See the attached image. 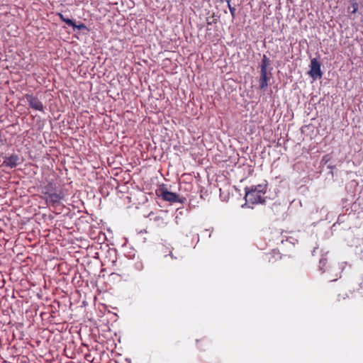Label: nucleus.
<instances>
[{"instance_id": "9b49d317", "label": "nucleus", "mask_w": 363, "mask_h": 363, "mask_svg": "<svg viewBox=\"0 0 363 363\" xmlns=\"http://www.w3.org/2000/svg\"><path fill=\"white\" fill-rule=\"evenodd\" d=\"M270 65V60L264 55L262 57L261 65H260V69H264L267 70V67Z\"/></svg>"}, {"instance_id": "9d476101", "label": "nucleus", "mask_w": 363, "mask_h": 363, "mask_svg": "<svg viewBox=\"0 0 363 363\" xmlns=\"http://www.w3.org/2000/svg\"><path fill=\"white\" fill-rule=\"evenodd\" d=\"M350 6H347V13L350 14L349 17L352 19H354V18L352 16V15L355 14L359 9V4L357 3V0H349Z\"/></svg>"}, {"instance_id": "1a4fd4ad", "label": "nucleus", "mask_w": 363, "mask_h": 363, "mask_svg": "<svg viewBox=\"0 0 363 363\" xmlns=\"http://www.w3.org/2000/svg\"><path fill=\"white\" fill-rule=\"evenodd\" d=\"M19 157L17 155H12L5 158L4 164L9 167H16L19 163Z\"/></svg>"}, {"instance_id": "dca6fc26", "label": "nucleus", "mask_w": 363, "mask_h": 363, "mask_svg": "<svg viewBox=\"0 0 363 363\" xmlns=\"http://www.w3.org/2000/svg\"><path fill=\"white\" fill-rule=\"evenodd\" d=\"M75 28H77L78 30H82L86 28V26L84 23H80L79 25H77Z\"/></svg>"}, {"instance_id": "f257e3e1", "label": "nucleus", "mask_w": 363, "mask_h": 363, "mask_svg": "<svg viewBox=\"0 0 363 363\" xmlns=\"http://www.w3.org/2000/svg\"><path fill=\"white\" fill-rule=\"evenodd\" d=\"M268 183L264 180L263 183L245 188V200L252 204L262 203L264 202V194L267 192Z\"/></svg>"}, {"instance_id": "0eeeda50", "label": "nucleus", "mask_w": 363, "mask_h": 363, "mask_svg": "<svg viewBox=\"0 0 363 363\" xmlns=\"http://www.w3.org/2000/svg\"><path fill=\"white\" fill-rule=\"evenodd\" d=\"M155 225L158 228H163L168 223V216L166 213H162L160 215L156 216L154 218Z\"/></svg>"}, {"instance_id": "f3484780", "label": "nucleus", "mask_w": 363, "mask_h": 363, "mask_svg": "<svg viewBox=\"0 0 363 363\" xmlns=\"http://www.w3.org/2000/svg\"><path fill=\"white\" fill-rule=\"evenodd\" d=\"M221 2L226 1L228 4L229 2H230L231 0H220Z\"/></svg>"}, {"instance_id": "f03ea898", "label": "nucleus", "mask_w": 363, "mask_h": 363, "mask_svg": "<svg viewBox=\"0 0 363 363\" xmlns=\"http://www.w3.org/2000/svg\"><path fill=\"white\" fill-rule=\"evenodd\" d=\"M42 199H45L47 204L50 206H55L59 204L60 201L64 199L65 194L62 191H55L50 192V194H45L41 196Z\"/></svg>"}, {"instance_id": "423d86ee", "label": "nucleus", "mask_w": 363, "mask_h": 363, "mask_svg": "<svg viewBox=\"0 0 363 363\" xmlns=\"http://www.w3.org/2000/svg\"><path fill=\"white\" fill-rule=\"evenodd\" d=\"M161 196L164 201H169L172 203L179 202L182 203L183 201L179 199V195L169 191L167 189H160Z\"/></svg>"}, {"instance_id": "2eb2a0df", "label": "nucleus", "mask_w": 363, "mask_h": 363, "mask_svg": "<svg viewBox=\"0 0 363 363\" xmlns=\"http://www.w3.org/2000/svg\"><path fill=\"white\" fill-rule=\"evenodd\" d=\"M228 7L230 10L232 17L234 18L235 16V9L230 5V2H229V4H228Z\"/></svg>"}, {"instance_id": "7ed1b4c3", "label": "nucleus", "mask_w": 363, "mask_h": 363, "mask_svg": "<svg viewBox=\"0 0 363 363\" xmlns=\"http://www.w3.org/2000/svg\"><path fill=\"white\" fill-rule=\"evenodd\" d=\"M57 177L55 173L50 175V177L46 179L45 182L41 186V193L45 195L50 192L57 190V183L55 182Z\"/></svg>"}, {"instance_id": "f8f14e48", "label": "nucleus", "mask_w": 363, "mask_h": 363, "mask_svg": "<svg viewBox=\"0 0 363 363\" xmlns=\"http://www.w3.org/2000/svg\"><path fill=\"white\" fill-rule=\"evenodd\" d=\"M60 18L68 26H72L74 28L77 26L76 23L71 19L65 18L62 13H58Z\"/></svg>"}, {"instance_id": "ddd939ff", "label": "nucleus", "mask_w": 363, "mask_h": 363, "mask_svg": "<svg viewBox=\"0 0 363 363\" xmlns=\"http://www.w3.org/2000/svg\"><path fill=\"white\" fill-rule=\"evenodd\" d=\"M217 21H218V19L216 18H215V13H213L212 16L206 18L207 26L216 24V23H217Z\"/></svg>"}, {"instance_id": "4468645a", "label": "nucleus", "mask_w": 363, "mask_h": 363, "mask_svg": "<svg viewBox=\"0 0 363 363\" xmlns=\"http://www.w3.org/2000/svg\"><path fill=\"white\" fill-rule=\"evenodd\" d=\"M272 259H281V255L279 252H277L274 250L272 253L269 254V262H271Z\"/></svg>"}, {"instance_id": "39448f33", "label": "nucleus", "mask_w": 363, "mask_h": 363, "mask_svg": "<svg viewBox=\"0 0 363 363\" xmlns=\"http://www.w3.org/2000/svg\"><path fill=\"white\" fill-rule=\"evenodd\" d=\"M320 66V62L316 58L311 60L310 71L308 74L313 79L321 78L323 74Z\"/></svg>"}, {"instance_id": "6e6552de", "label": "nucleus", "mask_w": 363, "mask_h": 363, "mask_svg": "<svg viewBox=\"0 0 363 363\" xmlns=\"http://www.w3.org/2000/svg\"><path fill=\"white\" fill-rule=\"evenodd\" d=\"M269 79L267 70L260 69V76L259 79L260 89L264 90L268 86Z\"/></svg>"}, {"instance_id": "20e7f679", "label": "nucleus", "mask_w": 363, "mask_h": 363, "mask_svg": "<svg viewBox=\"0 0 363 363\" xmlns=\"http://www.w3.org/2000/svg\"><path fill=\"white\" fill-rule=\"evenodd\" d=\"M25 98L30 108L45 113V107L43 102L33 94H26Z\"/></svg>"}]
</instances>
